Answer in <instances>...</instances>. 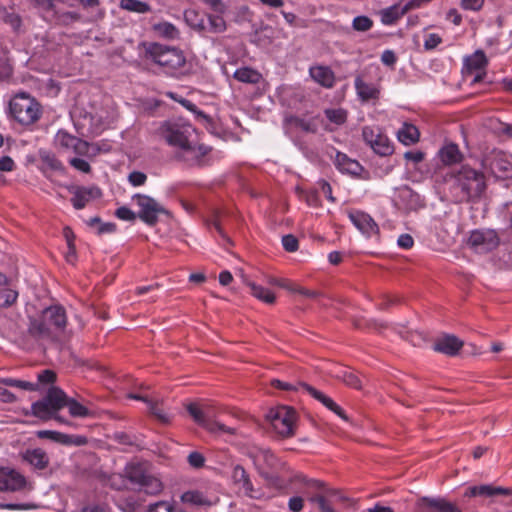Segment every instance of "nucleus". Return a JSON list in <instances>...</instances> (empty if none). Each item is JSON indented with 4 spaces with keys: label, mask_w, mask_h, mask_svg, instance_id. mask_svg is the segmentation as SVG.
Segmentation results:
<instances>
[{
    "label": "nucleus",
    "mask_w": 512,
    "mask_h": 512,
    "mask_svg": "<svg viewBox=\"0 0 512 512\" xmlns=\"http://www.w3.org/2000/svg\"><path fill=\"white\" fill-rule=\"evenodd\" d=\"M67 324L66 311L61 305H52L40 314L29 318L25 334L27 348L42 349L56 345Z\"/></svg>",
    "instance_id": "1"
},
{
    "label": "nucleus",
    "mask_w": 512,
    "mask_h": 512,
    "mask_svg": "<svg viewBox=\"0 0 512 512\" xmlns=\"http://www.w3.org/2000/svg\"><path fill=\"white\" fill-rule=\"evenodd\" d=\"M161 133L169 145L180 150L178 157L190 166L201 165L202 159L211 151V147L196 143L195 128L182 119L164 122Z\"/></svg>",
    "instance_id": "2"
},
{
    "label": "nucleus",
    "mask_w": 512,
    "mask_h": 512,
    "mask_svg": "<svg viewBox=\"0 0 512 512\" xmlns=\"http://www.w3.org/2000/svg\"><path fill=\"white\" fill-rule=\"evenodd\" d=\"M451 190L457 202L480 198L486 189L484 174L468 166L450 176Z\"/></svg>",
    "instance_id": "3"
},
{
    "label": "nucleus",
    "mask_w": 512,
    "mask_h": 512,
    "mask_svg": "<svg viewBox=\"0 0 512 512\" xmlns=\"http://www.w3.org/2000/svg\"><path fill=\"white\" fill-rule=\"evenodd\" d=\"M123 477L134 486V490L147 495H158L164 488L162 481L152 473L148 462L128 463Z\"/></svg>",
    "instance_id": "4"
},
{
    "label": "nucleus",
    "mask_w": 512,
    "mask_h": 512,
    "mask_svg": "<svg viewBox=\"0 0 512 512\" xmlns=\"http://www.w3.org/2000/svg\"><path fill=\"white\" fill-rule=\"evenodd\" d=\"M145 53L144 57L167 70L182 68L186 63L183 52L175 47H169L156 42L141 43Z\"/></svg>",
    "instance_id": "5"
},
{
    "label": "nucleus",
    "mask_w": 512,
    "mask_h": 512,
    "mask_svg": "<svg viewBox=\"0 0 512 512\" xmlns=\"http://www.w3.org/2000/svg\"><path fill=\"white\" fill-rule=\"evenodd\" d=\"M10 113L22 125L35 123L41 116V106L25 93L17 94L9 103Z\"/></svg>",
    "instance_id": "6"
},
{
    "label": "nucleus",
    "mask_w": 512,
    "mask_h": 512,
    "mask_svg": "<svg viewBox=\"0 0 512 512\" xmlns=\"http://www.w3.org/2000/svg\"><path fill=\"white\" fill-rule=\"evenodd\" d=\"M67 398L68 396L61 388L52 386L45 397L32 404V414L44 421L52 419L55 412L66 406Z\"/></svg>",
    "instance_id": "7"
},
{
    "label": "nucleus",
    "mask_w": 512,
    "mask_h": 512,
    "mask_svg": "<svg viewBox=\"0 0 512 512\" xmlns=\"http://www.w3.org/2000/svg\"><path fill=\"white\" fill-rule=\"evenodd\" d=\"M132 200L135 201L139 208L137 212L138 218L149 226L157 224L159 214H170L168 210L148 195L138 193L132 196Z\"/></svg>",
    "instance_id": "8"
},
{
    "label": "nucleus",
    "mask_w": 512,
    "mask_h": 512,
    "mask_svg": "<svg viewBox=\"0 0 512 512\" xmlns=\"http://www.w3.org/2000/svg\"><path fill=\"white\" fill-rule=\"evenodd\" d=\"M271 424L275 431L282 437H291L294 435V422L296 412L287 406H281L269 413Z\"/></svg>",
    "instance_id": "9"
},
{
    "label": "nucleus",
    "mask_w": 512,
    "mask_h": 512,
    "mask_svg": "<svg viewBox=\"0 0 512 512\" xmlns=\"http://www.w3.org/2000/svg\"><path fill=\"white\" fill-rule=\"evenodd\" d=\"M186 409L193 420L210 433L215 435H220L221 433H229L231 435L235 434L234 428L227 427L226 425L216 421H208L204 417L203 407L199 404L191 402L186 405Z\"/></svg>",
    "instance_id": "10"
},
{
    "label": "nucleus",
    "mask_w": 512,
    "mask_h": 512,
    "mask_svg": "<svg viewBox=\"0 0 512 512\" xmlns=\"http://www.w3.org/2000/svg\"><path fill=\"white\" fill-rule=\"evenodd\" d=\"M499 237L493 230H474L471 232L468 244L479 252H489L498 247Z\"/></svg>",
    "instance_id": "11"
},
{
    "label": "nucleus",
    "mask_w": 512,
    "mask_h": 512,
    "mask_svg": "<svg viewBox=\"0 0 512 512\" xmlns=\"http://www.w3.org/2000/svg\"><path fill=\"white\" fill-rule=\"evenodd\" d=\"M465 497H483L489 499V503H494L499 496H512V488L494 486L491 484H482L470 486L464 493Z\"/></svg>",
    "instance_id": "12"
},
{
    "label": "nucleus",
    "mask_w": 512,
    "mask_h": 512,
    "mask_svg": "<svg viewBox=\"0 0 512 512\" xmlns=\"http://www.w3.org/2000/svg\"><path fill=\"white\" fill-rule=\"evenodd\" d=\"M348 216L355 227L366 236L380 235L378 224L369 214L359 210H351L348 212Z\"/></svg>",
    "instance_id": "13"
},
{
    "label": "nucleus",
    "mask_w": 512,
    "mask_h": 512,
    "mask_svg": "<svg viewBox=\"0 0 512 512\" xmlns=\"http://www.w3.org/2000/svg\"><path fill=\"white\" fill-rule=\"evenodd\" d=\"M27 480L14 469L0 468V491H19L25 488Z\"/></svg>",
    "instance_id": "14"
},
{
    "label": "nucleus",
    "mask_w": 512,
    "mask_h": 512,
    "mask_svg": "<svg viewBox=\"0 0 512 512\" xmlns=\"http://www.w3.org/2000/svg\"><path fill=\"white\" fill-rule=\"evenodd\" d=\"M395 203L405 211H417L424 206L420 195L407 186L398 189Z\"/></svg>",
    "instance_id": "15"
},
{
    "label": "nucleus",
    "mask_w": 512,
    "mask_h": 512,
    "mask_svg": "<svg viewBox=\"0 0 512 512\" xmlns=\"http://www.w3.org/2000/svg\"><path fill=\"white\" fill-rule=\"evenodd\" d=\"M488 64V59L483 50H476L471 56L465 58L464 66L466 73L472 74L475 71L478 73L475 75L473 82H481L486 75L484 71Z\"/></svg>",
    "instance_id": "16"
},
{
    "label": "nucleus",
    "mask_w": 512,
    "mask_h": 512,
    "mask_svg": "<svg viewBox=\"0 0 512 512\" xmlns=\"http://www.w3.org/2000/svg\"><path fill=\"white\" fill-rule=\"evenodd\" d=\"M464 343L455 335L445 334L435 339L433 350L448 356H455L459 353Z\"/></svg>",
    "instance_id": "17"
},
{
    "label": "nucleus",
    "mask_w": 512,
    "mask_h": 512,
    "mask_svg": "<svg viewBox=\"0 0 512 512\" xmlns=\"http://www.w3.org/2000/svg\"><path fill=\"white\" fill-rule=\"evenodd\" d=\"M20 457L35 470H45L50 463L48 454L42 448L26 449Z\"/></svg>",
    "instance_id": "18"
},
{
    "label": "nucleus",
    "mask_w": 512,
    "mask_h": 512,
    "mask_svg": "<svg viewBox=\"0 0 512 512\" xmlns=\"http://www.w3.org/2000/svg\"><path fill=\"white\" fill-rule=\"evenodd\" d=\"M232 479L245 496L255 499L260 497L259 493L254 490L250 477L243 466L236 465L233 468Z\"/></svg>",
    "instance_id": "19"
},
{
    "label": "nucleus",
    "mask_w": 512,
    "mask_h": 512,
    "mask_svg": "<svg viewBox=\"0 0 512 512\" xmlns=\"http://www.w3.org/2000/svg\"><path fill=\"white\" fill-rule=\"evenodd\" d=\"M311 78L325 88H332L335 82L334 72L328 66H312L309 69Z\"/></svg>",
    "instance_id": "20"
},
{
    "label": "nucleus",
    "mask_w": 512,
    "mask_h": 512,
    "mask_svg": "<svg viewBox=\"0 0 512 512\" xmlns=\"http://www.w3.org/2000/svg\"><path fill=\"white\" fill-rule=\"evenodd\" d=\"M365 142L380 156H384V142L380 129L364 127L362 132Z\"/></svg>",
    "instance_id": "21"
},
{
    "label": "nucleus",
    "mask_w": 512,
    "mask_h": 512,
    "mask_svg": "<svg viewBox=\"0 0 512 512\" xmlns=\"http://www.w3.org/2000/svg\"><path fill=\"white\" fill-rule=\"evenodd\" d=\"M335 165L340 171L351 175H359L362 171V166L356 160L341 152H337L335 156Z\"/></svg>",
    "instance_id": "22"
},
{
    "label": "nucleus",
    "mask_w": 512,
    "mask_h": 512,
    "mask_svg": "<svg viewBox=\"0 0 512 512\" xmlns=\"http://www.w3.org/2000/svg\"><path fill=\"white\" fill-rule=\"evenodd\" d=\"M398 140L406 146L416 144L420 139L418 128L411 123H404L397 131Z\"/></svg>",
    "instance_id": "23"
},
{
    "label": "nucleus",
    "mask_w": 512,
    "mask_h": 512,
    "mask_svg": "<svg viewBox=\"0 0 512 512\" xmlns=\"http://www.w3.org/2000/svg\"><path fill=\"white\" fill-rule=\"evenodd\" d=\"M438 156L442 163L445 165L456 164L462 160V153L460 152L458 146L454 143H449L443 146L439 150Z\"/></svg>",
    "instance_id": "24"
},
{
    "label": "nucleus",
    "mask_w": 512,
    "mask_h": 512,
    "mask_svg": "<svg viewBox=\"0 0 512 512\" xmlns=\"http://www.w3.org/2000/svg\"><path fill=\"white\" fill-rule=\"evenodd\" d=\"M355 87L358 96L363 101H368L377 98L380 94V91L378 89H376L372 84L364 82L361 78H357L355 80Z\"/></svg>",
    "instance_id": "25"
},
{
    "label": "nucleus",
    "mask_w": 512,
    "mask_h": 512,
    "mask_svg": "<svg viewBox=\"0 0 512 512\" xmlns=\"http://www.w3.org/2000/svg\"><path fill=\"white\" fill-rule=\"evenodd\" d=\"M234 78L243 83L256 84L260 81L261 74L252 68L243 67L235 71Z\"/></svg>",
    "instance_id": "26"
},
{
    "label": "nucleus",
    "mask_w": 512,
    "mask_h": 512,
    "mask_svg": "<svg viewBox=\"0 0 512 512\" xmlns=\"http://www.w3.org/2000/svg\"><path fill=\"white\" fill-rule=\"evenodd\" d=\"M246 284L250 287L252 295L257 299L267 304H273L275 302V295L270 290L251 281H246Z\"/></svg>",
    "instance_id": "27"
},
{
    "label": "nucleus",
    "mask_w": 512,
    "mask_h": 512,
    "mask_svg": "<svg viewBox=\"0 0 512 512\" xmlns=\"http://www.w3.org/2000/svg\"><path fill=\"white\" fill-rule=\"evenodd\" d=\"M184 19L189 27L198 32H202L206 28L203 17L194 9L185 10Z\"/></svg>",
    "instance_id": "28"
},
{
    "label": "nucleus",
    "mask_w": 512,
    "mask_h": 512,
    "mask_svg": "<svg viewBox=\"0 0 512 512\" xmlns=\"http://www.w3.org/2000/svg\"><path fill=\"white\" fill-rule=\"evenodd\" d=\"M119 6L120 8L129 12L140 14L148 13L151 11L150 5L140 0H120Z\"/></svg>",
    "instance_id": "29"
},
{
    "label": "nucleus",
    "mask_w": 512,
    "mask_h": 512,
    "mask_svg": "<svg viewBox=\"0 0 512 512\" xmlns=\"http://www.w3.org/2000/svg\"><path fill=\"white\" fill-rule=\"evenodd\" d=\"M56 139L59 145L64 148L78 149L79 145H86V143H82L80 139L68 134L65 131H59L57 133Z\"/></svg>",
    "instance_id": "30"
},
{
    "label": "nucleus",
    "mask_w": 512,
    "mask_h": 512,
    "mask_svg": "<svg viewBox=\"0 0 512 512\" xmlns=\"http://www.w3.org/2000/svg\"><path fill=\"white\" fill-rule=\"evenodd\" d=\"M153 30L159 33L161 36L174 39L178 36V29L169 22H162L153 25Z\"/></svg>",
    "instance_id": "31"
},
{
    "label": "nucleus",
    "mask_w": 512,
    "mask_h": 512,
    "mask_svg": "<svg viewBox=\"0 0 512 512\" xmlns=\"http://www.w3.org/2000/svg\"><path fill=\"white\" fill-rule=\"evenodd\" d=\"M484 165L488 166L493 174H497L498 172H507L509 162L502 159V157L495 156L493 158H487L484 161Z\"/></svg>",
    "instance_id": "32"
},
{
    "label": "nucleus",
    "mask_w": 512,
    "mask_h": 512,
    "mask_svg": "<svg viewBox=\"0 0 512 512\" xmlns=\"http://www.w3.org/2000/svg\"><path fill=\"white\" fill-rule=\"evenodd\" d=\"M40 159L47 168L53 171H59L63 168L62 163L51 152L40 151Z\"/></svg>",
    "instance_id": "33"
},
{
    "label": "nucleus",
    "mask_w": 512,
    "mask_h": 512,
    "mask_svg": "<svg viewBox=\"0 0 512 512\" xmlns=\"http://www.w3.org/2000/svg\"><path fill=\"white\" fill-rule=\"evenodd\" d=\"M66 406L69 408V413L73 417H87L90 414L89 410L85 406L73 398H67Z\"/></svg>",
    "instance_id": "34"
},
{
    "label": "nucleus",
    "mask_w": 512,
    "mask_h": 512,
    "mask_svg": "<svg viewBox=\"0 0 512 512\" xmlns=\"http://www.w3.org/2000/svg\"><path fill=\"white\" fill-rule=\"evenodd\" d=\"M18 293L9 288H0V307H9L15 303Z\"/></svg>",
    "instance_id": "35"
},
{
    "label": "nucleus",
    "mask_w": 512,
    "mask_h": 512,
    "mask_svg": "<svg viewBox=\"0 0 512 512\" xmlns=\"http://www.w3.org/2000/svg\"><path fill=\"white\" fill-rule=\"evenodd\" d=\"M170 96L171 98H173L174 100L178 101L183 107H185L187 110L193 112L196 114L197 118H200V119H204L206 121H209L210 118L208 115H206L203 111L199 110L197 108V106L192 103L191 101L185 99V98H180V99H177L176 97H174V95L172 93H170Z\"/></svg>",
    "instance_id": "36"
},
{
    "label": "nucleus",
    "mask_w": 512,
    "mask_h": 512,
    "mask_svg": "<svg viewBox=\"0 0 512 512\" xmlns=\"http://www.w3.org/2000/svg\"><path fill=\"white\" fill-rule=\"evenodd\" d=\"M148 512H185L167 501H158L149 506Z\"/></svg>",
    "instance_id": "37"
},
{
    "label": "nucleus",
    "mask_w": 512,
    "mask_h": 512,
    "mask_svg": "<svg viewBox=\"0 0 512 512\" xmlns=\"http://www.w3.org/2000/svg\"><path fill=\"white\" fill-rule=\"evenodd\" d=\"M285 123L292 126L299 128L305 132H314L315 129L312 127V124L305 121L304 119H301L296 116H289L285 118Z\"/></svg>",
    "instance_id": "38"
},
{
    "label": "nucleus",
    "mask_w": 512,
    "mask_h": 512,
    "mask_svg": "<svg viewBox=\"0 0 512 512\" xmlns=\"http://www.w3.org/2000/svg\"><path fill=\"white\" fill-rule=\"evenodd\" d=\"M2 382L7 386L18 387V388L28 390V391H35L38 389V384L28 382V381H23V380L6 378V379H3Z\"/></svg>",
    "instance_id": "39"
},
{
    "label": "nucleus",
    "mask_w": 512,
    "mask_h": 512,
    "mask_svg": "<svg viewBox=\"0 0 512 512\" xmlns=\"http://www.w3.org/2000/svg\"><path fill=\"white\" fill-rule=\"evenodd\" d=\"M209 29L213 33L224 32L227 28L225 20L218 15H209Z\"/></svg>",
    "instance_id": "40"
},
{
    "label": "nucleus",
    "mask_w": 512,
    "mask_h": 512,
    "mask_svg": "<svg viewBox=\"0 0 512 512\" xmlns=\"http://www.w3.org/2000/svg\"><path fill=\"white\" fill-rule=\"evenodd\" d=\"M181 499L183 502L191 503L194 505L207 504V501L204 499L203 494L198 491H187L183 493Z\"/></svg>",
    "instance_id": "41"
},
{
    "label": "nucleus",
    "mask_w": 512,
    "mask_h": 512,
    "mask_svg": "<svg viewBox=\"0 0 512 512\" xmlns=\"http://www.w3.org/2000/svg\"><path fill=\"white\" fill-rule=\"evenodd\" d=\"M327 119L335 124H343L347 119V113L343 109H327L325 111Z\"/></svg>",
    "instance_id": "42"
},
{
    "label": "nucleus",
    "mask_w": 512,
    "mask_h": 512,
    "mask_svg": "<svg viewBox=\"0 0 512 512\" xmlns=\"http://www.w3.org/2000/svg\"><path fill=\"white\" fill-rule=\"evenodd\" d=\"M70 191L74 194L71 199L74 208L78 210L84 208L89 199L84 193H82L80 187H75Z\"/></svg>",
    "instance_id": "43"
},
{
    "label": "nucleus",
    "mask_w": 512,
    "mask_h": 512,
    "mask_svg": "<svg viewBox=\"0 0 512 512\" xmlns=\"http://www.w3.org/2000/svg\"><path fill=\"white\" fill-rule=\"evenodd\" d=\"M403 9V2L397 3L389 8H386V25L392 24L397 21L404 14H400Z\"/></svg>",
    "instance_id": "44"
},
{
    "label": "nucleus",
    "mask_w": 512,
    "mask_h": 512,
    "mask_svg": "<svg viewBox=\"0 0 512 512\" xmlns=\"http://www.w3.org/2000/svg\"><path fill=\"white\" fill-rule=\"evenodd\" d=\"M326 408L337 414L339 417H341L343 420L348 421V416L345 414V412L342 410L340 406H338L330 397L325 395L322 397V400L320 401Z\"/></svg>",
    "instance_id": "45"
},
{
    "label": "nucleus",
    "mask_w": 512,
    "mask_h": 512,
    "mask_svg": "<svg viewBox=\"0 0 512 512\" xmlns=\"http://www.w3.org/2000/svg\"><path fill=\"white\" fill-rule=\"evenodd\" d=\"M372 20L367 16H357L353 20V28L356 31L365 32L372 27Z\"/></svg>",
    "instance_id": "46"
},
{
    "label": "nucleus",
    "mask_w": 512,
    "mask_h": 512,
    "mask_svg": "<svg viewBox=\"0 0 512 512\" xmlns=\"http://www.w3.org/2000/svg\"><path fill=\"white\" fill-rule=\"evenodd\" d=\"M149 412L162 423H168L169 417L163 409L155 402H148Z\"/></svg>",
    "instance_id": "47"
},
{
    "label": "nucleus",
    "mask_w": 512,
    "mask_h": 512,
    "mask_svg": "<svg viewBox=\"0 0 512 512\" xmlns=\"http://www.w3.org/2000/svg\"><path fill=\"white\" fill-rule=\"evenodd\" d=\"M115 215L121 220L131 222L135 221L136 218H138L137 213L133 212L130 208L126 206L119 207L116 210Z\"/></svg>",
    "instance_id": "48"
},
{
    "label": "nucleus",
    "mask_w": 512,
    "mask_h": 512,
    "mask_svg": "<svg viewBox=\"0 0 512 512\" xmlns=\"http://www.w3.org/2000/svg\"><path fill=\"white\" fill-rule=\"evenodd\" d=\"M298 382L299 381L293 384L278 379H273L271 381V386H273L276 389H281L285 391H298L301 388V386L298 385Z\"/></svg>",
    "instance_id": "49"
},
{
    "label": "nucleus",
    "mask_w": 512,
    "mask_h": 512,
    "mask_svg": "<svg viewBox=\"0 0 512 512\" xmlns=\"http://www.w3.org/2000/svg\"><path fill=\"white\" fill-rule=\"evenodd\" d=\"M282 245L286 251L295 252L298 249L299 242L294 235L288 234L282 237Z\"/></svg>",
    "instance_id": "50"
},
{
    "label": "nucleus",
    "mask_w": 512,
    "mask_h": 512,
    "mask_svg": "<svg viewBox=\"0 0 512 512\" xmlns=\"http://www.w3.org/2000/svg\"><path fill=\"white\" fill-rule=\"evenodd\" d=\"M187 460L189 465L196 469L203 467L205 463V457L197 451L191 452Z\"/></svg>",
    "instance_id": "51"
},
{
    "label": "nucleus",
    "mask_w": 512,
    "mask_h": 512,
    "mask_svg": "<svg viewBox=\"0 0 512 512\" xmlns=\"http://www.w3.org/2000/svg\"><path fill=\"white\" fill-rule=\"evenodd\" d=\"M147 180V175L140 171H133L128 175V181L133 186L144 185Z\"/></svg>",
    "instance_id": "52"
},
{
    "label": "nucleus",
    "mask_w": 512,
    "mask_h": 512,
    "mask_svg": "<svg viewBox=\"0 0 512 512\" xmlns=\"http://www.w3.org/2000/svg\"><path fill=\"white\" fill-rule=\"evenodd\" d=\"M37 506L35 504L29 503H0V509H8V510H31L35 509Z\"/></svg>",
    "instance_id": "53"
},
{
    "label": "nucleus",
    "mask_w": 512,
    "mask_h": 512,
    "mask_svg": "<svg viewBox=\"0 0 512 512\" xmlns=\"http://www.w3.org/2000/svg\"><path fill=\"white\" fill-rule=\"evenodd\" d=\"M36 435L39 439H49L53 442L59 443L61 432L51 430H39L36 432Z\"/></svg>",
    "instance_id": "54"
},
{
    "label": "nucleus",
    "mask_w": 512,
    "mask_h": 512,
    "mask_svg": "<svg viewBox=\"0 0 512 512\" xmlns=\"http://www.w3.org/2000/svg\"><path fill=\"white\" fill-rule=\"evenodd\" d=\"M298 385L301 386L302 389L308 392L314 399L318 400L319 402L322 400V397L325 396L324 393H322L321 391L317 390L316 388L305 382L299 381Z\"/></svg>",
    "instance_id": "55"
},
{
    "label": "nucleus",
    "mask_w": 512,
    "mask_h": 512,
    "mask_svg": "<svg viewBox=\"0 0 512 512\" xmlns=\"http://www.w3.org/2000/svg\"><path fill=\"white\" fill-rule=\"evenodd\" d=\"M442 42L441 37L438 34H429L424 42V48L426 50H432L436 48Z\"/></svg>",
    "instance_id": "56"
},
{
    "label": "nucleus",
    "mask_w": 512,
    "mask_h": 512,
    "mask_svg": "<svg viewBox=\"0 0 512 512\" xmlns=\"http://www.w3.org/2000/svg\"><path fill=\"white\" fill-rule=\"evenodd\" d=\"M56 380V373L52 370H43L38 374V381L42 384H51Z\"/></svg>",
    "instance_id": "57"
},
{
    "label": "nucleus",
    "mask_w": 512,
    "mask_h": 512,
    "mask_svg": "<svg viewBox=\"0 0 512 512\" xmlns=\"http://www.w3.org/2000/svg\"><path fill=\"white\" fill-rule=\"evenodd\" d=\"M70 164L75 169H77L81 172H84V173H88L91 170L89 163L86 160L81 159V158H72L70 160Z\"/></svg>",
    "instance_id": "58"
},
{
    "label": "nucleus",
    "mask_w": 512,
    "mask_h": 512,
    "mask_svg": "<svg viewBox=\"0 0 512 512\" xmlns=\"http://www.w3.org/2000/svg\"><path fill=\"white\" fill-rule=\"evenodd\" d=\"M343 382L347 386H350V387H353V388H356V389H360L361 388V380L359 379V377L352 370H350L348 372V374L346 375V377L343 380Z\"/></svg>",
    "instance_id": "59"
},
{
    "label": "nucleus",
    "mask_w": 512,
    "mask_h": 512,
    "mask_svg": "<svg viewBox=\"0 0 512 512\" xmlns=\"http://www.w3.org/2000/svg\"><path fill=\"white\" fill-rule=\"evenodd\" d=\"M63 234L67 241L68 249H70L71 253L76 254V248L74 244L75 235L72 229L68 226L64 227Z\"/></svg>",
    "instance_id": "60"
},
{
    "label": "nucleus",
    "mask_w": 512,
    "mask_h": 512,
    "mask_svg": "<svg viewBox=\"0 0 512 512\" xmlns=\"http://www.w3.org/2000/svg\"><path fill=\"white\" fill-rule=\"evenodd\" d=\"M310 501L311 502H315L318 504L319 506V509L322 511V512H335L327 503V500L324 496L322 495H316L314 497H311L310 498Z\"/></svg>",
    "instance_id": "61"
},
{
    "label": "nucleus",
    "mask_w": 512,
    "mask_h": 512,
    "mask_svg": "<svg viewBox=\"0 0 512 512\" xmlns=\"http://www.w3.org/2000/svg\"><path fill=\"white\" fill-rule=\"evenodd\" d=\"M404 158L407 160V161H411L415 164H418L420 162H422L425 158V153L422 152V151H407L405 154H404Z\"/></svg>",
    "instance_id": "62"
},
{
    "label": "nucleus",
    "mask_w": 512,
    "mask_h": 512,
    "mask_svg": "<svg viewBox=\"0 0 512 512\" xmlns=\"http://www.w3.org/2000/svg\"><path fill=\"white\" fill-rule=\"evenodd\" d=\"M304 500L302 497L294 496L289 499L288 507L292 512H300L303 509Z\"/></svg>",
    "instance_id": "63"
},
{
    "label": "nucleus",
    "mask_w": 512,
    "mask_h": 512,
    "mask_svg": "<svg viewBox=\"0 0 512 512\" xmlns=\"http://www.w3.org/2000/svg\"><path fill=\"white\" fill-rule=\"evenodd\" d=\"M264 462L271 468L275 467L277 464L276 456L270 450H262L260 452Z\"/></svg>",
    "instance_id": "64"
}]
</instances>
